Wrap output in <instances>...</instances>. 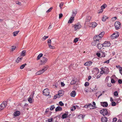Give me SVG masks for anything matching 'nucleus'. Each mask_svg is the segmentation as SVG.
Returning a JSON list of instances; mask_svg holds the SVG:
<instances>
[{"label": "nucleus", "instance_id": "1", "mask_svg": "<svg viewBox=\"0 0 122 122\" xmlns=\"http://www.w3.org/2000/svg\"><path fill=\"white\" fill-rule=\"evenodd\" d=\"M107 51H106L102 50L100 51V53H97L96 55L98 57H100L101 56L102 57H105L106 55L107 54Z\"/></svg>", "mask_w": 122, "mask_h": 122}, {"label": "nucleus", "instance_id": "2", "mask_svg": "<svg viewBox=\"0 0 122 122\" xmlns=\"http://www.w3.org/2000/svg\"><path fill=\"white\" fill-rule=\"evenodd\" d=\"M100 112L104 116L107 115L109 116V113H108L107 110L105 108H104L101 110L100 111Z\"/></svg>", "mask_w": 122, "mask_h": 122}, {"label": "nucleus", "instance_id": "3", "mask_svg": "<svg viewBox=\"0 0 122 122\" xmlns=\"http://www.w3.org/2000/svg\"><path fill=\"white\" fill-rule=\"evenodd\" d=\"M7 104L6 101L3 102L0 106V110H2L5 108L6 107Z\"/></svg>", "mask_w": 122, "mask_h": 122}, {"label": "nucleus", "instance_id": "4", "mask_svg": "<svg viewBox=\"0 0 122 122\" xmlns=\"http://www.w3.org/2000/svg\"><path fill=\"white\" fill-rule=\"evenodd\" d=\"M73 27H74V29L75 30H78L81 28V26L80 25V24L79 23H78L76 24L73 25Z\"/></svg>", "mask_w": 122, "mask_h": 122}, {"label": "nucleus", "instance_id": "5", "mask_svg": "<svg viewBox=\"0 0 122 122\" xmlns=\"http://www.w3.org/2000/svg\"><path fill=\"white\" fill-rule=\"evenodd\" d=\"M119 35V33L118 32H115L111 36V37L112 39H114L117 38Z\"/></svg>", "mask_w": 122, "mask_h": 122}, {"label": "nucleus", "instance_id": "6", "mask_svg": "<svg viewBox=\"0 0 122 122\" xmlns=\"http://www.w3.org/2000/svg\"><path fill=\"white\" fill-rule=\"evenodd\" d=\"M101 72H102V73L105 74H108L109 72V69L108 68L106 67L104 68H101Z\"/></svg>", "mask_w": 122, "mask_h": 122}, {"label": "nucleus", "instance_id": "7", "mask_svg": "<svg viewBox=\"0 0 122 122\" xmlns=\"http://www.w3.org/2000/svg\"><path fill=\"white\" fill-rule=\"evenodd\" d=\"M34 93V91H33L31 93V95H30L28 99V101L30 103H32V98H33V97Z\"/></svg>", "mask_w": 122, "mask_h": 122}, {"label": "nucleus", "instance_id": "8", "mask_svg": "<svg viewBox=\"0 0 122 122\" xmlns=\"http://www.w3.org/2000/svg\"><path fill=\"white\" fill-rule=\"evenodd\" d=\"M43 93L44 95L46 96H47L49 95V90L47 88L43 90Z\"/></svg>", "mask_w": 122, "mask_h": 122}, {"label": "nucleus", "instance_id": "9", "mask_svg": "<svg viewBox=\"0 0 122 122\" xmlns=\"http://www.w3.org/2000/svg\"><path fill=\"white\" fill-rule=\"evenodd\" d=\"M115 28L116 29H119L121 27L120 23L119 22L116 21L115 22L114 24Z\"/></svg>", "mask_w": 122, "mask_h": 122}, {"label": "nucleus", "instance_id": "10", "mask_svg": "<svg viewBox=\"0 0 122 122\" xmlns=\"http://www.w3.org/2000/svg\"><path fill=\"white\" fill-rule=\"evenodd\" d=\"M91 19V16L89 15H88L86 18L85 24L86 25L88 24Z\"/></svg>", "mask_w": 122, "mask_h": 122}, {"label": "nucleus", "instance_id": "11", "mask_svg": "<svg viewBox=\"0 0 122 122\" xmlns=\"http://www.w3.org/2000/svg\"><path fill=\"white\" fill-rule=\"evenodd\" d=\"M103 46L105 47H108L111 45V44L108 41H105L104 43L102 44Z\"/></svg>", "mask_w": 122, "mask_h": 122}, {"label": "nucleus", "instance_id": "12", "mask_svg": "<svg viewBox=\"0 0 122 122\" xmlns=\"http://www.w3.org/2000/svg\"><path fill=\"white\" fill-rule=\"evenodd\" d=\"M100 103L101 105L104 107H106L108 106V104L107 102H101Z\"/></svg>", "mask_w": 122, "mask_h": 122}, {"label": "nucleus", "instance_id": "13", "mask_svg": "<svg viewBox=\"0 0 122 122\" xmlns=\"http://www.w3.org/2000/svg\"><path fill=\"white\" fill-rule=\"evenodd\" d=\"M97 25V24L95 22H93L90 23L89 26L90 27H95Z\"/></svg>", "mask_w": 122, "mask_h": 122}, {"label": "nucleus", "instance_id": "14", "mask_svg": "<svg viewBox=\"0 0 122 122\" xmlns=\"http://www.w3.org/2000/svg\"><path fill=\"white\" fill-rule=\"evenodd\" d=\"M101 39V38L100 37V36L99 35L95 36L93 38L94 41H99V40Z\"/></svg>", "mask_w": 122, "mask_h": 122}, {"label": "nucleus", "instance_id": "15", "mask_svg": "<svg viewBox=\"0 0 122 122\" xmlns=\"http://www.w3.org/2000/svg\"><path fill=\"white\" fill-rule=\"evenodd\" d=\"M64 94L63 91L61 90H59L58 92V97L59 98L61 97V96H62Z\"/></svg>", "mask_w": 122, "mask_h": 122}, {"label": "nucleus", "instance_id": "16", "mask_svg": "<svg viewBox=\"0 0 122 122\" xmlns=\"http://www.w3.org/2000/svg\"><path fill=\"white\" fill-rule=\"evenodd\" d=\"M92 62L91 61H87L84 64V65L87 66H91L92 64Z\"/></svg>", "mask_w": 122, "mask_h": 122}, {"label": "nucleus", "instance_id": "17", "mask_svg": "<svg viewBox=\"0 0 122 122\" xmlns=\"http://www.w3.org/2000/svg\"><path fill=\"white\" fill-rule=\"evenodd\" d=\"M47 58L45 57H43L42 60H41V62L42 63V64H44L47 61Z\"/></svg>", "mask_w": 122, "mask_h": 122}, {"label": "nucleus", "instance_id": "18", "mask_svg": "<svg viewBox=\"0 0 122 122\" xmlns=\"http://www.w3.org/2000/svg\"><path fill=\"white\" fill-rule=\"evenodd\" d=\"M77 10L76 9L72 11V16L74 17L77 13Z\"/></svg>", "mask_w": 122, "mask_h": 122}, {"label": "nucleus", "instance_id": "19", "mask_svg": "<svg viewBox=\"0 0 122 122\" xmlns=\"http://www.w3.org/2000/svg\"><path fill=\"white\" fill-rule=\"evenodd\" d=\"M101 121L102 122H107V118L106 117H102Z\"/></svg>", "mask_w": 122, "mask_h": 122}, {"label": "nucleus", "instance_id": "20", "mask_svg": "<svg viewBox=\"0 0 122 122\" xmlns=\"http://www.w3.org/2000/svg\"><path fill=\"white\" fill-rule=\"evenodd\" d=\"M74 17L72 16L70 18L69 20L68 21V23H71L74 20Z\"/></svg>", "mask_w": 122, "mask_h": 122}, {"label": "nucleus", "instance_id": "21", "mask_svg": "<svg viewBox=\"0 0 122 122\" xmlns=\"http://www.w3.org/2000/svg\"><path fill=\"white\" fill-rule=\"evenodd\" d=\"M62 110V108L59 106L57 107L55 109L56 112H57L59 111H61Z\"/></svg>", "mask_w": 122, "mask_h": 122}, {"label": "nucleus", "instance_id": "22", "mask_svg": "<svg viewBox=\"0 0 122 122\" xmlns=\"http://www.w3.org/2000/svg\"><path fill=\"white\" fill-rule=\"evenodd\" d=\"M76 94V93L75 91H74L72 92L71 94L70 95L71 97H74Z\"/></svg>", "mask_w": 122, "mask_h": 122}, {"label": "nucleus", "instance_id": "23", "mask_svg": "<svg viewBox=\"0 0 122 122\" xmlns=\"http://www.w3.org/2000/svg\"><path fill=\"white\" fill-rule=\"evenodd\" d=\"M23 57L21 56H20L18 58L16 59V61L17 63H19L20 61L22 60Z\"/></svg>", "mask_w": 122, "mask_h": 122}, {"label": "nucleus", "instance_id": "24", "mask_svg": "<svg viewBox=\"0 0 122 122\" xmlns=\"http://www.w3.org/2000/svg\"><path fill=\"white\" fill-rule=\"evenodd\" d=\"M20 113L19 111H17L15 112L14 113V115L15 116H19L20 114Z\"/></svg>", "mask_w": 122, "mask_h": 122}, {"label": "nucleus", "instance_id": "25", "mask_svg": "<svg viewBox=\"0 0 122 122\" xmlns=\"http://www.w3.org/2000/svg\"><path fill=\"white\" fill-rule=\"evenodd\" d=\"M108 17L106 15H104L102 19V20L103 21H105L106 19H108Z\"/></svg>", "mask_w": 122, "mask_h": 122}, {"label": "nucleus", "instance_id": "26", "mask_svg": "<svg viewBox=\"0 0 122 122\" xmlns=\"http://www.w3.org/2000/svg\"><path fill=\"white\" fill-rule=\"evenodd\" d=\"M97 45V48L99 49H101L103 47V45L102 44H101L99 43Z\"/></svg>", "mask_w": 122, "mask_h": 122}, {"label": "nucleus", "instance_id": "27", "mask_svg": "<svg viewBox=\"0 0 122 122\" xmlns=\"http://www.w3.org/2000/svg\"><path fill=\"white\" fill-rule=\"evenodd\" d=\"M67 114L66 113H64L62 116V118L63 119L66 118L67 117H68V116H67Z\"/></svg>", "mask_w": 122, "mask_h": 122}, {"label": "nucleus", "instance_id": "28", "mask_svg": "<svg viewBox=\"0 0 122 122\" xmlns=\"http://www.w3.org/2000/svg\"><path fill=\"white\" fill-rule=\"evenodd\" d=\"M26 51L25 50L22 51V52L20 54V55L21 56H24L25 55Z\"/></svg>", "mask_w": 122, "mask_h": 122}, {"label": "nucleus", "instance_id": "29", "mask_svg": "<svg viewBox=\"0 0 122 122\" xmlns=\"http://www.w3.org/2000/svg\"><path fill=\"white\" fill-rule=\"evenodd\" d=\"M20 31H16L13 32V34L14 36H16L19 32Z\"/></svg>", "mask_w": 122, "mask_h": 122}, {"label": "nucleus", "instance_id": "30", "mask_svg": "<svg viewBox=\"0 0 122 122\" xmlns=\"http://www.w3.org/2000/svg\"><path fill=\"white\" fill-rule=\"evenodd\" d=\"M43 72V71L42 70H41L36 72V75H40L42 74Z\"/></svg>", "mask_w": 122, "mask_h": 122}, {"label": "nucleus", "instance_id": "31", "mask_svg": "<svg viewBox=\"0 0 122 122\" xmlns=\"http://www.w3.org/2000/svg\"><path fill=\"white\" fill-rule=\"evenodd\" d=\"M43 55V54L42 53H40L39 54V55L37 56V60H39L40 57H42Z\"/></svg>", "mask_w": 122, "mask_h": 122}, {"label": "nucleus", "instance_id": "32", "mask_svg": "<svg viewBox=\"0 0 122 122\" xmlns=\"http://www.w3.org/2000/svg\"><path fill=\"white\" fill-rule=\"evenodd\" d=\"M76 81L74 79L72 80L70 83L71 85H74L76 83Z\"/></svg>", "mask_w": 122, "mask_h": 122}, {"label": "nucleus", "instance_id": "33", "mask_svg": "<svg viewBox=\"0 0 122 122\" xmlns=\"http://www.w3.org/2000/svg\"><path fill=\"white\" fill-rule=\"evenodd\" d=\"M27 64L26 63H25L24 64H23L20 67V69H23L24 67H25V66Z\"/></svg>", "mask_w": 122, "mask_h": 122}, {"label": "nucleus", "instance_id": "34", "mask_svg": "<svg viewBox=\"0 0 122 122\" xmlns=\"http://www.w3.org/2000/svg\"><path fill=\"white\" fill-rule=\"evenodd\" d=\"M104 34V32H101L100 34L99 35L100 36V37H101L102 38L103 37Z\"/></svg>", "mask_w": 122, "mask_h": 122}, {"label": "nucleus", "instance_id": "35", "mask_svg": "<svg viewBox=\"0 0 122 122\" xmlns=\"http://www.w3.org/2000/svg\"><path fill=\"white\" fill-rule=\"evenodd\" d=\"M47 66H46L44 67L42 69V70L44 72L47 69Z\"/></svg>", "mask_w": 122, "mask_h": 122}, {"label": "nucleus", "instance_id": "36", "mask_svg": "<svg viewBox=\"0 0 122 122\" xmlns=\"http://www.w3.org/2000/svg\"><path fill=\"white\" fill-rule=\"evenodd\" d=\"M76 109V107L75 106H72V107L71 108V110L73 111L74 110Z\"/></svg>", "mask_w": 122, "mask_h": 122}, {"label": "nucleus", "instance_id": "37", "mask_svg": "<svg viewBox=\"0 0 122 122\" xmlns=\"http://www.w3.org/2000/svg\"><path fill=\"white\" fill-rule=\"evenodd\" d=\"M49 111V109L48 108L46 109V111H45L44 114L46 115L47 114H48V113Z\"/></svg>", "mask_w": 122, "mask_h": 122}, {"label": "nucleus", "instance_id": "38", "mask_svg": "<svg viewBox=\"0 0 122 122\" xmlns=\"http://www.w3.org/2000/svg\"><path fill=\"white\" fill-rule=\"evenodd\" d=\"M55 107L54 105H53L52 106H51L50 107V109L51 110H53V109L55 108Z\"/></svg>", "mask_w": 122, "mask_h": 122}, {"label": "nucleus", "instance_id": "39", "mask_svg": "<svg viewBox=\"0 0 122 122\" xmlns=\"http://www.w3.org/2000/svg\"><path fill=\"white\" fill-rule=\"evenodd\" d=\"M78 40L79 38H76L74 39V43H76L78 41Z\"/></svg>", "mask_w": 122, "mask_h": 122}, {"label": "nucleus", "instance_id": "40", "mask_svg": "<svg viewBox=\"0 0 122 122\" xmlns=\"http://www.w3.org/2000/svg\"><path fill=\"white\" fill-rule=\"evenodd\" d=\"M52 8H53L52 7H51L46 11V12L47 13H48L50 12L51 11Z\"/></svg>", "mask_w": 122, "mask_h": 122}, {"label": "nucleus", "instance_id": "41", "mask_svg": "<svg viewBox=\"0 0 122 122\" xmlns=\"http://www.w3.org/2000/svg\"><path fill=\"white\" fill-rule=\"evenodd\" d=\"M51 41L50 39H49L47 40V43L48 45L51 44Z\"/></svg>", "mask_w": 122, "mask_h": 122}, {"label": "nucleus", "instance_id": "42", "mask_svg": "<svg viewBox=\"0 0 122 122\" xmlns=\"http://www.w3.org/2000/svg\"><path fill=\"white\" fill-rule=\"evenodd\" d=\"M63 4L64 3L63 2H61L59 6L60 7L61 9Z\"/></svg>", "mask_w": 122, "mask_h": 122}, {"label": "nucleus", "instance_id": "43", "mask_svg": "<svg viewBox=\"0 0 122 122\" xmlns=\"http://www.w3.org/2000/svg\"><path fill=\"white\" fill-rule=\"evenodd\" d=\"M88 107L90 108V109H92L93 107V105L91 103H90L88 105Z\"/></svg>", "mask_w": 122, "mask_h": 122}, {"label": "nucleus", "instance_id": "44", "mask_svg": "<svg viewBox=\"0 0 122 122\" xmlns=\"http://www.w3.org/2000/svg\"><path fill=\"white\" fill-rule=\"evenodd\" d=\"M49 47L51 49H53L54 48V46H53L51 45V44L48 45Z\"/></svg>", "mask_w": 122, "mask_h": 122}, {"label": "nucleus", "instance_id": "45", "mask_svg": "<svg viewBox=\"0 0 122 122\" xmlns=\"http://www.w3.org/2000/svg\"><path fill=\"white\" fill-rule=\"evenodd\" d=\"M95 42V44H96V46L98 44L100 43L99 41H94Z\"/></svg>", "mask_w": 122, "mask_h": 122}, {"label": "nucleus", "instance_id": "46", "mask_svg": "<svg viewBox=\"0 0 122 122\" xmlns=\"http://www.w3.org/2000/svg\"><path fill=\"white\" fill-rule=\"evenodd\" d=\"M116 105V103L114 102H112L111 104V105L112 106H115Z\"/></svg>", "mask_w": 122, "mask_h": 122}, {"label": "nucleus", "instance_id": "47", "mask_svg": "<svg viewBox=\"0 0 122 122\" xmlns=\"http://www.w3.org/2000/svg\"><path fill=\"white\" fill-rule=\"evenodd\" d=\"M89 82H85L84 84L85 86H89Z\"/></svg>", "mask_w": 122, "mask_h": 122}, {"label": "nucleus", "instance_id": "48", "mask_svg": "<svg viewBox=\"0 0 122 122\" xmlns=\"http://www.w3.org/2000/svg\"><path fill=\"white\" fill-rule=\"evenodd\" d=\"M59 105L61 106H63L64 105V104L62 102L60 101L59 102Z\"/></svg>", "mask_w": 122, "mask_h": 122}, {"label": "nucleus", "instance_id": "49", "mask_svg": "<svg viewBox=\"0 0 122 122\" xmlns=\"http://www.w3.org/2000/svg\"><path fill=\"white\" fill-rule=\"evenodd\" d=\"M105 6V5H103L101 6V9L103 10V9H104L106 7Z\"/></svg>", "mask_w": 122, "mask_h": 122}, {"label": "nucleus", "instance_id": "50", "mask_svg": "<svg viewBox=\"0 0 122 122\" xmlns=\"http://www.w3.org/2000/svg\"><path fill=\"white\" fill-rule=\"evenodd\" d=\"M114 96H117L118 95V93L117 91H116L114 92Z\"/></svg>", "mask_w": 122, "mask_h": 122}, {"label": "nucleus", "instance_id": "51", "mask_svg": "<svg viewBox=\"0 0 122 122\" xmlns=\"http://www.w3.org/2000/svg\"><path fill=\"white\" fill-rule=\"evenodd\" d=\"M16 4L19 5H21V4L20 2H19L18 1H17L16 2Z\"/></svg>", "mask_w": 122, "mask_h": 122}, {"label": "nucleus", "instance_id": "52", "mask_svg": "<svg viewBox=\"0 0 122 122\" xmlns=\"http://www.w3.org/2000/svg\"><path fill=\"white\" fill-rule=\"evenodd\" d=\"M117 120V118H114L113 119L112 122H116Z\"/></svg>", "mask_w": 122, "mask_h": 122}, {"label": "nucleus", "instance_id": "53", "mask_svg": "<svg viewBox=\"0 0 122 122\" xmlns=\"http://www.w3.org/2000/svg\"><path fill=\"white\" fill-rule=\"evenodd\" d=\"M12 48H11V50L12 51L15 50L16 48V47L15 46H12Z\"/></svg>", "mask_w": 122, "mask_h": 122}, {"label": "nucleus", "instance_id": "54", "mask_svg": "<svg viewBox=\"0 0 122 122\" xmlns=\"http://www.w3.org/2000/svg\"><path fill=\"white\" fill-rule=\"evenodd\" d=\"M118 83L121 84L122 83V81L121 79H119L118 81Z\"/></svg>", "mask_w": 122, "mask_h": 122}, {"label": "nucleus", "instance_id": "55", "mask_svg": "<svg viewBox=\"0 0 122 122\" xmlns=\"http://www.w3.org/2000/svg\"><path fill=\"white\" fill-rule=\"evenodd\" d=\"M111 59H110L109 60L104 62V63H107V64L109 63V61Z\"/></svg>", "mask_w": 122, "mask_h": 122}, {"label": "nucleus", "instance_id": "56", "mask_svg": "<svg viewBox=\"0 0 122 122\" xmlns=\"http://www.w3.org/2000/svg\"><path fill=\"white\" fill-rule=\"evenodd\" d=\"M53 119L52 118H50L48 119V122H51L52 121Z\"/></svg>", "mask_w": 122, "mask_h": 122}, {"label": "nucleus", "instance_id": "57", "mask_svg": "<svg viewBox=\"0 0 122 122\" xmlns=\"http://www.w3.org/2000/svg\"><path fill=\"white\" fill-rule=\"evenodd\" d=\"M63 16V15L61 13L59 15V19L61 18Z\"/></svg>", "mask_w": 122, "mask_h": 122}, {"label": "nucleus", "instance_id": "58", "mask_svg": "<svg viewBox=\"0 0 122 122\" xmlns=\"http://www.w3.org/2000/svg\"><path fill=\"white\" fill-rule=\"evenodd\" d=\"M117 19V17H115L112 18V20L113 21Z\"/></svg>", "mask_w": 122, "mask_h": 122}, {"label": "nucleus", "instance_id": "59", "mask_svg": "<svg viewBox=\"0 0 122 122\" xmlns=\"http://www.w3.org/2000/svg\"><path fill=\"white\" fill-rule=\"evenodd\" d=\"M48 36H44V37H43V38L44 39V40H46V39L48 38Z\"/></svg>", "mask_w": 122, "mask_h": 122}, {"label": "nucleus", "instance_id": "60", "mask_svg": "<svg viewBox=\"0 0 122 122\" xmlns=\"http://www.w3.org/2000/svg\"><path fill=\"white\" fill-rule=\"evenodd\" d=\"M58 94L57 95H55L54 97V98L55 99H56L58 97Z\"/></svg>", "mask_w": 122, "mask_h": 122}, {"label": "nucleus", "instance_id": "61", "mask_svg": "<svg viewBox=\"0 0 122 122\" xmlns=\"http://www.w3.org/2000/svg\"><path fill=\"white\" fill-rule=\"evenodd\" d=\"M111 82L112 83H114L115 82L113 79H112L111 80Z\"/></svg>", "mask_w": 122, "mask_h": 122}, {"label": "nucleus", "instance_id": "62", "mask_svg": "<svg viewBox=\"0 0 122 122\" xmlns=\"http://www.w3.org/2000/svg\"><path fill=\"white\" fill-rule=\"evenodd\" d=\"M61 85L63 86H64L65 85V84H64L63 82H61Z\"/></svg>", "mask_w": 122, "mask_h": 122}, {"label": "nucleus", "instance_id": "63", "mask_svg": "<svg viewBox=\"0 0 122 122\" xmlns=\"http://www.w3.org/2000/svg\"><path fill=\"white\" fill-rule=\"evenodd\" d=\"M92 45L93 46H96V44H95V42L94 41V42H92Z\"/></svg>", "mask_w": 122, "mask_h": 122}, {"label": "nucleus", "instance_id": "64", "mask_svg": "<svg viewBox=\"0 0 122 122\" xmlns=\"http://www.w3.org/2000/svg\"><path fill=\"white\" fill-rule=\"evenodd\" d=\"M121 69H119V72L122 75V70H120Z\"/></svg>", "mask_w": 122, "mask_h": 122}]
</instances>
